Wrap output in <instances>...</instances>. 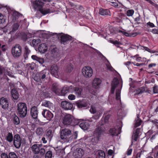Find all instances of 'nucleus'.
Wrapping results in <instances>:
<instances>
[{
	"label": "nucleus",
	"mask_w": 158,
	"mask_h": 158,
	"mask_svg": "<svg viewBox=\"0 0 158 158\" xmlns=\"http://www.w3.org/2000/svg\"><path fill=\"white\" fill-rule=\"evenodd\" d=\"M49 75V71L47 70L44 69L37 73L34 79L37 82H41L47 80Z\"/></svg>",
	"instance_id": "obj_3"
},
{
	"label": "nucleus",
	"mask_w": 158,
	"mask_h": 158,
	"mask_svg": "<svg viewBox=\"0 0 158 158\" xmlns=\"http://www.w3.org/2000/svg\"><path fill=\"white\" fill-rule=\"evenodd\" d=\"M12 97L15 100H17L19 97V94L16 89H13L11 90Z\"/></svg>",
	"instance_id": "obj_23"
},
{
	"label": "nucleus",
	"mask_w": 158,
	"mask_h": 158,
	"mask_svg": "<svg viewBox=\"0 0 158 158\" xmlns=\"http://www.w3.org/2000/svg\"><path fill=\"white\" fill-rule=\"evenodd\" d=\"M22 139L18 134L15 135L14 136L13 143L14 146L17 148H19L21 144Z\"/></svg>",
	"instance_id": "obj_11"
},
{
	"label": "nucleus",
	"mask_w": 158,
	"mask_h": 158,
	"mask_svg": "<svg viewBox=\"0 0 158 158\" xmlns=\"http://www.w3.org/2000/svg\"><path fill=\"white\" fill-rule=\"evenodd\" d=\"M9 104L8 101L6 98L2 97L0 98V105L3 109H7L9 106Z\"/></svg>",
	"instance_id": "obj_13"
},
{
	"label": "nucleus",
	"mask_w": 158,
	"mask_h": 158,
	"mask_svg": "<svg viewBox=\"0 0 158 158\" xmlns=\"http://www.w3.org/2000/svg\"><path fill=\"white\" fill-rule=\"evenodd\" d=\"M93 70L90 67L86 66L84 67L82 69V73L84 76L86 78L91 77L93 74Z\"/></svg>",
	"instance_id": "obj_9"
},
{
	"label": "nucleus",
	"mask_w": 158,
	"mask_h": 158,
	"mask_svg": "<svg viewBox=\"0 0 158 158\" xmlns=\"http://www.w3.org/2000/svg\"><path fill=\"white\" fill-rule=\"evenodd\" d=\"M24 57L25 59H26L28 58L31 51L27 46H25L24 47Z\"/></svg>",
	"instance_id": "obj_37"
},
{
	"label": "nucleus",
	"mask_w": 158,
	"mask_h": 158,
	"mask_svg": "<svg viewBox=\"0 0 158 158\" xmlns=\"http://www.w3.org/2000/svg\"><path fill=\"white\" fill-rule=\"evenodd\" d=\"M32 35L29 33H23L22 35V38L24 41H26L27 39L32 37Z\"/></svg>",
	"instance_id": "obj_27"
},
{
	"label": "nucleus",
	"mask_w": 158,
	"mask_h": 158,
	"mask_svg": "<svg viewBox=\"0 0 158 158\" xmlns=\"http://www.w3.org/2000/svg\"><path fill=\"white\" fill-rule=\"evenodd\" d=\"M122 84L121 87H120V89H117L116 91V98L117 100L119 99L120 98V90L122 87Z\"/></svg>",
	"instance_id": "obj_43"
},
{
	"label": "nucleus",
	"mask_w": 158,
	"mask_h": 158,
	"mask_svg": "<svg viewBox=\"0 0 158 158\" xmlns=\"http://www.w3.org/2000/svg\"><path fill=\"white\" fill-rule=\"evenodd\" d=\"M52 153L51 151H48L45 153V158H52Z\"/></svg>",
	"instance_id": "obj_48"
},
{
	"label": "nucleus",
	"mask_w": 158,
	"mask_h": 158,
	"mask_svg": "<svg viewBox=\"0 0 158 158\" xmlns=\"http://www.w3.org/2000/svg\"><path fill=\"white\" fill-rule=\"evenodd\" d=\"M50 69V73L52 75L56 77H58L59 72L58 67L56 65H52L51 66Z\"/></svg>",
	"instance_id": "obj_14"
},
{
	"label": "nucleus",
	"mask_w": 158,
	"mask_h": 158,
	"mask_svg": "<svg viewBox=\"0 0 158 158\" xmlns=\"http://www.w3.org/2000/svg\"><path fill=\"white\" fill-rule=\"evenodd\" d=\"M104 133L103 128L100 127H98L94 131V137L91 139V141L95 144L98 142L101 137L103 135Z\"/></svg>",
	"instance_id": "obj_4"
},
{
	"label": "nucleus",
	"mask_w": 158,
	"mask_h": 158,
	"mask_svg": "<svg viewBox=\"0 0 158 158\" xmlns=\"http://www.w3.org/2000/svg\"><path fill=\"white\" fill-rule=\"evenodd\" d=\"M45 153V150L44 148H42L41 147L40 149L39 152V153H40V155L43 156L44 155Z\"/></svg>",
	"instance_id": "obj_53"
},
{
	"label": "nucleus",
	"mask_w": 158,
	"mask_h": 158,
	"mask_svg": "<svg viewBox=\"0 0 158 158\" xmlns=\"http://www.w3.org/2000/svg\"><path fill=\"white\" fill-rule=\"evenodd\" d=\"M84 155V151L82 149L78 148L77 149L74 155L75 158H81Z\"/></svg>",
	"instance_id": "obj_18"
},
{
	"label": "nucleus",
	"mask_w": 158,
	"mask_h": 158,
	"mask_svg": "<svg viewBox=\"0 0 158 158\" xmlns=\"http://www.w3.org/2000/svg\"><path fill=\"white\" fill-rule=\"evenodd\" d=\"M5 21L3 16L2 14L0 13V24L3 23Z\"/></svg>",
	"instance_id": "obj_54"
},
{
	"label": "nucleus",
	"mask_w": 158,
	"mask_h": 158,
	"mask_svg": "<svg viewBox=\"0 0 158 158\" xmlns=\"http://www.w3.org/2000/svg\"><path fill=\"white\" fill-rule=\"evenodd\" d=\"M76 104L79 108L86 107L87 106V103L83 101H78L76 103Z\"/></svg>",
	"instance_id": "obj_36"
},
{
	"label": "nucleus",
	"mask_w": 158,
	"mask_h": 158,
	"mask_svg": "<svg viewBox=\"0 0 158 158\" xmlns=\"http://www.w3.org/2000/svg\"><path fill=\"white\" fill-rule=\"evenodd\" d=\"M36 133L40 137L42 136L44 133V131L42 128L39 127L36 129Z\"/></svg>",
	"instance_id": "obj_35"
},
{
	"label": "nucleus",
	"mask_w": 158,
	"mask_h": 158,
	"mask_svg": "<svg viewBox=\"0 0 158 158\" xmlns=\"http://www.w3.org/2000/svg\"><path fill=\"white\" fill-rule=\"evenodd\" d=\"M31 2L34 9L40 11L43 15H45L50 13V11L49 9L45 10L43 8L44 4L41 0L31 1Z\"/></svg>",
	"instance_id": "obj_1"
},
{
	"label": "nucleus",
	"mask_w": 158,
	"mask_h": 158,
	"mask_svg": "<svg viewBox=\"0 0 158 158\" xmlns=\"http://www.w3.org/2000/svg\"><path fill=\"white\" fill-rule=\"evenodd\" d=\"M31 116L34 119H37L38 115V111L37 108L35 106H33L31 110Z\"/></svg>",
	"instance_id": "obj_19"
},
{
	"label": "nucleus",
	"mask_w": 158,
	"mask_h": 158,
	"mask_svg": "<svg viewBox=\"0 0 158 158\" xmlns=\"http://www.w3.org/2000/svg\"><path fill=\"white\" fill-rule=\"evenodd\" d=\"M147 91V88L145 87H142L136 90V93L135 95L139 94Z\"/></svg>",
	"instance_id": "obj_32"
},
{
	"label": "nucleus",
	"mask_w": 158,
	"mask_h": 158,
	"mask_svg": "<svg viewBox=\"0 0 158 158\" xmlns=\"http://www.w3.org/2000/svg\"><path fill=\"white\" fill-rule=\"evenodd\" d=\"M110 117V115L109 114L106 115L104 118V121L105 123H108Z\"/></svg>",
	"instance_id": "obj_56"
},
{
	"label": "nucleus",
	"mask_w": 158,
	"mask_h": 158,
	"mask_svg": "<svg viewBox=\"0 0 158 158\" xmlns=\"http://www.w3.org/2000/svg\"><path fill=\"white\" fill-rule=\"evenodd\" d=\"M42 105L43 106L49 108L50 109H51L53 107L52 104L49 101H45L43 102Z\"/></svg>",
	"instance_id": "obj_34"
},
{
	"label": "nucleus",
	"mask_w": 158,
	"mask_h": 158,
	"mask_svg": "<svg viewBox=\"0 0 158 158\" xmlns=\"http://www.w3.org/2000/svg\"><path fill=\"white\" fill-rule=\"evenodd\" d=\"M78 132L76 131L74 132V134L72 135L71 137L72 138V139H76L77 138V136Z\"/></svg>",
	"instance_id": "obj_57"
},
{
	"label": "nucleus",
	"mask_w": 158,
	"mask_h": 158,
	"mask_svg": "<svg viewBox=\"0 0 158 158\" xmlns=\"http://www.w3.org/2000/svg\"><path fill=\"white\" fill-rule=\"evenodd\" d=\"M13 15L15 16L18 17L20 15V13L16 11H14L12 12Z\"/></svg>",
	"instance_id": "obj_61"
},
{
	"label": "nucleus",
	"mask_w": 158,
	"mask_h": 158,
	"mask_svg": "<svg viewBox=\"0 0 158 158\" xmlns=\"http://www.w3.org/2000/svg\"><path fill=\"white\" fill-rule=\"evenodd\" d=\"M63 123L64 125L75 126L77 123L75 122L73 116L69 114L64 115L63 118Z\"/></svg>",
	"instance_id": "obj_6"
},
{
	"label": "nucleus",
	"mask_w": 158,
	"mask_h": 158,
	"mask_svg": "<svg viewBox=\"0 0 158 158\" xmlns=\"http://www.w3.org/2000/svg\"><path fill=\"white\" fill-rule=\"evenodd\" d=\"M110 11L107 10L101 9L99 10V14L102 15H109Z\"/></svg>",
	"instance_id": "obj_40"
},
{
	"label": "nucleus",
	"mask_w": 158,
	"mask_h": 158,
	"mask_svg": "<svg viewBox=\"0 0 158 158\" xmlns=\"http://www.w3.org/2000/svg\"><path fill=\"white\" fill-rule=\"evenodd\" d=\"M49 50L51 52L52 55H53L55 53L57 52L58 51L57 48L55 45H51L49 48Z\"/></svg>",
	"instance_id": "obj_38"
},
{
	"label": "nucleus",
	"mask_w": 158,
	"mask_h": 158,
	"mask_svg": "<svg viewBox=\"0 0 158 158\" xmlns=\"http://www.w3.org/2000/svg\"><path fill=\"white\" fill-rule=\"evenodd\" d=\"M121 128L119 127L118 128V131H117L115 128H111L109 131L110 133L111 134L112 136H117L118 134L120 133Z\"/></svg>",
	"instance_id": "obj_22"
},
{
	"label": "nucleus",
	"mask_w": 158,
	"mask_h": 158,
	"mask_svg": "<svg viewBox=\"0 0 158 158\" xmlns=\"http://www.w3.org/2000/svg\"><path fill=\"white\" fill-rule=\"evenodd\" d=\"M13 123L15 124H18L20 123V121L18 117L15 115L13 118Z\"/></svg>",
	"instance_id": "obj_49"
},
{
	"label": "nucleus",
	"mask_w": 158,
	"mask_h": 158,
	"mask_svg": "<svg viewBox=\"0 0 158 158\" xmlns=\"http://www.w3.org/2000/svg\"><path fill=\"white\" fill-rule=\"evenodd\" d=\"M48 49V47L45 44H40L39 46L38 50L40 53H43L46 52Z\"/></svg>",
	"instance_id": "obj_20"
},
{
	"label": "nucleus",
	"mask_w": 158,
	"mask_h": 158,
	"mask_svg": "<svg viewBox=\"0 0 158 158\" xmlns=\"http://www.w3.org/2000/svg\"><path fill=\"white\" fill-rule=\"evenodd\" d=\"M98 154L99 158H105V154L104 152L101 150L98 151Z\"/></svg>",
	"instance_id": "obj_46"
},
{
	"label": "nucleus",
	"mask_w": 158,
	"mask_h": 158,
	"mask_svg": "<svg viewBox=\"0 0 158 158\" xmlns=\"http://www.w3.org/2000/svg\"><path fill=\"white\" fill-rule=\"evenodd\" d=\"M147 24L148 26H149L150 27H155V25L154 24L152 23H151L150 22H148Z\"/></svg>",
	"instance_id": "obj_63"
},
{
	"label": "nucleus",
	"mask_w": 158,
	"mask_h": 158,
	"mask_svg": "<svg viewBox=\"0 0 158 158\" xmlns=\"http://www.w3.org/2000/svg\"><path fill=\"white\" fill-rule=\"evenodd\" d=\"M14 137L11 133L8 132L6 137V139L9 143H11L13 140Z\"/></svg>",
	"instance_id": "obj_33"
},
{
	"label": "nucleus",
	"mask_w": 158,
	"mask_h": 158,
	"mask_svg": "<svg viewBox=\"0 0 158 158\" xmlns=\"http://www.w3.org/2000/svg\"><path fill=\"white\" fill-rule=\"evenodd\" d=\"M60 133L61 139L64 140L65 142H68L72 141V131L71 130L66 128L61 129Z\"/></svg>",
	"instance_id": "obj_2"
},
{
	"label": "nucleus",
	"mask_w": 158,
	"mask_h": 158,
	"mask_svg": "<svg viewBox=\"0 0 158 158\" xmlns=\"http://www.w3.org/2000/svg\"><path fill=\"white\" fill-rule=\"evenodd\" d=\"M135 121V127H136L141 125L142 121L139 118V114H137V118H136Z\"/></svg>",
	"instance_id": "obj_39"
},
{
	"label": "nucleus",
	"mask_w": 158,
	"mask_h": 158,
	"mask_svg": "<svg viewBox=\"0 0 158 158\" xmlns=\"http://www.w3.org/2000/svg\"><path fill=\"white\" fill-rule=\"evenodd\" d=\"M21 47L18 44H16L12 48V54L15 58H18L22 54Z\"/></svg>",
	"instance_id": "obj_7"
},
{
	"label": "nucleus",
	"mask_w": 158,
	"mask_h": 158,
	"mask_svg": "<svg viewBox=\"0 0 158 158\" xmlns=\"http://www.w3.org/2000/svg\"><path fill=\"white\" fill-rule=\"evenodd\" d=\"M119 84L118 79L115 78H114L111 83V93L114 94V90L116 87H117Z\"/></svg>",
	"instance_id": "obj_17"
},
{
	"label": "nucleus",
	"mask_w": 158,
	"mask_h": 158,
	"mask_svg": "<svg viewBox=\"0 0 158 158\" xmlns=\"http://www.w3.org/2000/svg\"><path fill=\"white\" fill-rule=\"evenodd\" d=\"M79 126L84 130H87L89 127V124L87 122L82 123L80 124Z\"/></svg>",
	"instance_id": "obj_26"
},
{
	"label": "nucleus",
	"mask_w": 158,
	"mask_h": 158,
	"mask_svg": "<svg viewBox=\"0 0 158 158\" xmlns=\"http://www.w3.org/2000/svg\"><path fill=\"white\" fill-rule=\"evenodd\" d=\"M52 91L56 94L58 95L60 94V89L58 87V85L56 83L52 84Z\"/></svg>",
	"instance_id": "obj_24"
},
{
	"label": "nucleus",
	"mask_w": 158,
	"mask_h": 158,
	"mask_svg": "<svg viewBox=\"0 0 158 158\" xmlns=\"http://www.w3.org/2000/svg\"><path fill=\"white\" fill-rule=\"evenodd\" d=\"M69 92V88L68 87H64L62 89H60V94L58 95L64 96L67 93Z\"/></svg>",
	"instance_id": "obj_29"
},
{
	"label": "nucleus",
	"mask_w": 158,
	"mask_h": 158,
	"mask_svg": "<svg viewBox=\"0 0 158 158\" xmlns=\"http://www.w3.org/2000/svg\"><path fill=\"white\" fill-rule=\"evenodd\" d=\"M90 112L92 114H96V115L94 116L95 119H98L102 114V111L98 108H97L94 106H92L89 110Z\"/></svg>",
	"instance_id": "obj_8"
},
{
	"label": "nucleus",
	"mask_w": 158,
	"mask_h": 158,
	"mask_svg": "<svg viewBox=\"0 0 158 158\" xmlns=\"http://www.w3.org/2000/svg\"><path fill=\"white\" fill-rule=\"evenodd\" d=\"M61 106L62 108L67 110H71L73 107V105L72 103L66 101L61 102Z\"/></svg>",
	"instance_id": "obj_12"
},
{
	"label": "nucleus",
	"mask_w": 158,
	"mask_h": 158,
	"mask_svg": "<svg viewBox=\"0 0 158 158\" xmlns=\"http://www.w3.org/2000/svg\"><path fill=\"white\" fill-rule=\"evenodd\" d=\"M60 38V42L62 44H66L72 40V37L68 35L63 34L62 33L59 34Z\"/></svg>",
	"instance_id": "obj_10"
},
{
	"label": "nucleus",
	"mask_w": 158,
	"mask_h": 158,
	"mask_svg": "<svg viewBox=\"0 0 158 158\" xmlns=\"http://www.w3.org/2000/svg\"><path fill=\"white\" fill-rule=\"evenodd\" d=\"M101 83V80L98 78H95L93 81V86L95 88H98L99 87Z\"/></svg>",
	"instance_id": "obj_21"
},
{
	"label": "nucleus",
	"mask_w": 158,
	"mask_h": 158,
	"mask_svg": "<svg viewBox=\"0 0 158 158\" xmlns=\"http://www.w3.org/2000/svg\"><path fill=\"white\" fill-rule=\"evenodd\" d=\"M42 144H35L32 146L31 147L32 152L35 154H38L40 149L42 147Z\"/></svg>",
	"instance_id": "obj_16"
},
{
	"label": "nucleus",
	"mask_w": 158,
	"mask_h": 158,
	"mask_svg": "<svg viewBox=\"0 0 158 158\" xmlns=\"http://www.w3.org/2000/svg\"><path fill=\"white\" fill-rule=\"evenodd\" d=\"M42 115L48 120H50L53 117V114L49 110H44L42 112Z\"/></svg>",
	"instance_id": "obj_15"
},
{
	"label": "nucleus",
	"mask_w": 158,
	"mask_h": 158,
	"mask_svg": "<svg viewBox=\"0 0 158 158\" xmlns=\"http://www.w3.org/2000/svg\"><path fill=\"white\" fill-rule=\"evenodd\" d=\"M140 129L139 128H138L135 130V132L133 133V135L132 136V139L134 137V140L135 141H137V140L139 136V134Z\"/></svg>",
	"instance_id": "obj_28"
},
{
	"label": "nucleus",
	"mask_w": 158,
	"mask_h": 158,
	"mask_svg": "<svg viewBox=\"0 0 158 158\" xmlns=\"http://www.w3.org/2000/svg\"><path fill=\"white\" fill-rule=\"evenodd\" d=\"M73 69L72 65L71 64L68 65L66 69V72L67 73H70Z\"/></svg>",
	"instance_id": "obj_50"
},
{
	"label": "nucleus",
	"mask_w": 158,
	"mask_h": 158,
	"mask_svg": "<svg viewBox=\"0 0 158 158\" xmlns=\"http://www.w3.org/2000/svg\"><path fill=\"white\" fill-rule=\"evenodd\" d=\"M153 92L155 94L158 93V86L157 85H154L153 87Z\"/></svg>",
	"instance_id": "obj_55"
},
{
	"label": "nucleus",
	"mask_w": 158,
	"mask_h": 158,
	"mask_svg": "<svg viewBox=\"0 0 158 158\" xmlns=\"http://www.w3.org/2000/svg\"><path fill=\"white\" fill-rule=\"evenodd\" d=\"M8 156L9 158H18L16 154L14 152H10Z\"/></svg>",
	"instance_id": "obj_51"
},
{
	"label": "nucleus",
	"mask_w": 158,
	"mask_h": 158,
	"mask_svg": "<svg viewBox=\"0 0 158 158\" xmlns=\"http://www.w3.org/2000/svg\"><path fill=\"white\" fill-rule=\"evenodd\" d=\"M68 98L70 100H73L75 98V96L73 94H70L68 96Z\"/></svg>",
	"instance_id": "obj_60"
},
{
	"label": "nucleus",
	"mask_w": 158,
	"mask_h": 158,
	"mask_svg": "<svg viewBox=\"0 0 158 158\" xmlns=\"http://www.w3.org/2000/svg\"><path fill=\"white\" fill-rule=\"evenodd\" d=\"M0 156L1 158H9L7 154L5 153H2Z\"/></svg>",
	"instance_id": "obj_59"
},
{
	"label": "nucleus",
	"mask_w": 158,
	"mask_h": 158,
	"mask_svg": "<svg viewBox=\"0 0 158 158\" xmlns=\"http://www.w3.org/2000/svg\"><path fill=\"white\" fill-rule=\"evenodd\" d=\"M106 67L110 71H112L113 68L110 65L109 63L106 64Z\"/></svg>",
	"instance_id": "obj_62"
},
{
	"label": "nucleus",
	"mask_w": 158,
	"mask_h": 158,
	"mask_svg": "<svg viewBox=\"0 0 158 158\" xmlns=\"http://www.w3.org/2000/svg\"><path fill=\"white\" fill-rule=\"evenodd\" d=\"M31 57L32 59L37 61L41 64H43L44 62V60L43 58L39 57L35 55H32L31 56Z\"/></svg>",
	"instance_id": "obj_30"
},
{
	"label": "nucleus",
	"mask_w": 158,
	"mask_h": 158,
	"mask_svg": "<svg viewBox=\"0 0 158 158\" xmlns=\"http://www.w3.org/2000/svg\"><path fill=\"white\" fill-rule=\"evenodd\" d=\"M152 32L154 34H158V30L156 29H153L152 31Z\"/></svg>",
	"instance_id": "obj_64"
},
{
	"label": "nucleus",
	"mask_w": 158,
	"mask_h": 158,
	"mask_svg": "<svg viewBox=\"0 0 158 158\" xmlns=\"http://www.w3.org/2000/svg\"><path fill=\"white\" fill-rule=\"evenodd\" d=\"M1 47L2 50L3 52H5L6 49V45H2L0 43V48Z\"/></svg>",
	"instance_id": "obj_58"
},
{
	"label": "nucleus",
	"mask_w": 158,
	"mask_h": 158,
	"mask_svg": "<svg viewBox=\"0 0 158 158\" xmlns=\"http://www.w3.org/2000/svg\"><path fill=\"white\" fill-rule=\"evenodd\" d=\"M40 42V40L39 39L35 40L34 39L32 40V45L34 47H36L37 44Z\"/></svg>",
	"instance_id": "obj_47"
},
{
	"label": "nucleus",
	"mask_w": 158,
	"mask_h": 158,
	"mask_svg": "<svg viewBox=\"0 0 158 158\" xmlns=\"http://www.w3.org/2000/svg\"><path fill=\"white\" fill-rule=\"evenodd\" d=\"M110 42L111 43L113 44L117 48H121V47H120V45H122V44L120 42L118 41L117 40H110Z\"/></svg>",
	"instance_id": "obj_42"
},
{
	"label": "nucleus",
	"mask_w": 158,
	"mask_h": 158,
	"mask_svg": "<svg viewBox=\"0 0 158 158\" xmlns=\"http://www.w3.org/2000/svg\"><path fill=\"white\" fill-rule=\"evenodd\" d=\"M17 110L19 116L22 118L25 117L27 112L26 104L23 102H20L17 104Z\"/></svg>",
	"instance_id": "obj_5"
},
{
	"label": "nucleus",
	"mask_w": 158,
	"mask_h": 158,
	"mask_svg": "<svg viewBox=\"0 0 158 158\" xmlns=\"http://www.w3.org/2000/svg\"><path fill=\"white\" fill-rule=\"evenodd\" d=\"M46 136L48 138L49 140H50L53 136L52 130H49L47 132Z\"/></svg>",
	"instance_id": "obj_45"
},
{
	"label": "nucleus",
	"mask_w": 158,
	"mask_h": 158,
	"mask_svg": "<svg viewBox=\"0 0 158 158\" xmlns=\"http://www.w3.org/2000/svg\"><path fill=\"white\" fill-rule=\"evenodd\" d=\"M35 64L32 62L30 64H26L27 68L28 69L32 70H34L35 67Z\"/></svg>",
	"instance_id": "obj_41"
},
{
	"label": "nucleus",
	"mask_w": 158,
	"mask_h": 158,
	"mask_svg": "<svg viewBox=\"0 0 158 158\" xmlns=\"http://www.w3.org/2000/svg\"><path fill=\"white\" fill-rule=\"evenodd\" d=\"M74 92L78 97H80L82 91V89L80 87H75L74 89Z\"/></svg>",
	"instance_id": "obj_25"
},
{
	"label": "nucleus",
	"mask_w": 158,
	"mask_h": 158,
	"mask_svg": "<svg viewBox=\"0 0 158 158\" xmlns=\"http://www.w3.org/2000/svg\"><path fill=\"white\" fill-rule=\"evenodd\" d=\"M134 13V11L133 10H127L126 15L128 16H132Z\"/></svg>",
	"instance_id": "obj_52"
},
{
	"label": "nucleus",
	"mask_w": 158,
	"mask_h": 158,
	"mask_svg": "<svg viewBox=\"0 0 158 158\" xmlns=\"http://www.w3.org/2000/svg\"><path fill=\"white\" fill-rule=\"evenodd\" d=\"M52 56L56 60L58 61L62 57V53L60 51H58Z\"/></svg>",
	"instance_id": "obj_31"
},
{
	"label": "nucleus",
	"mask_w": 158,
	"mask_h": 158,
	"mask_svg": "<svg viewBox=\"0 0 158 158\" xmlns=\"http://www.w3.org/2000/svg\"><path fill=\"white\" fill-rule=\"evenodd\" d=\"M19 27V25L18 23H14L12 26V30L10 32V33L11 34H12L13 32H15L18 29Z\"/></svg>",
	"instance_id": "obj_44"
}]
</instances>
